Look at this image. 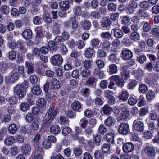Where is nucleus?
<instances>
[{
  "instance_id": "nucleus-1",
  "label": "nucleus",
  "mask_w": 159,
  "mask_h": 159,
  "mask_svg": "<svg viewBox=\"0 0 159 159\" xmlns=\"http://www.w3.org/2000/svg\"><path fill=\"white\" fill-rule=\"evenodd\" d=\"M58 111L57 109H54L53 106H50L46 113L47 117L43 120V125H46L50 123L57 115Z\"/></svg>"
},
{
  "instance_id": "nucleus-2",
  "label": "nucleus",
  "mask_w": 159,
  "mask_h": 159,
  "mask_svg": "<svg viewBox=\"0 0 159 159\" xmlns=\"http://www.w3.org/2000/svg\"><path fill=\"white\" fill-rule=\"evenodd\" d=\"M14 92L20 99H22L26 93V91L23 85L18 84L13 88Z\"/></svg>"
},
{
  "instance_id": "nucleus-3",
  "label": "nucleus",
  "mask_w": 159,
  "mask_h": 159,
  "mask_svg": "<svg viewBox=\"0 0 159 159\" xmlns=\"http://www.w3.org/2000/svg\"><path fill=\"white\" fill-rule=\"evenodd\" d=\"M51 63L52 64L59 66L61 65L63 59L61 56L56 54L51 57Z\"/></svg>"
},
{
  "instance_id": "nucleus-4",
  "label": "nucleus",
  "mask_w": 159,
  "mask_h": 159,
  "mask_svg": "<svg viewBox=\"0 0 159 159\" xmlns=\"http://www.w3.org/2000/svg\"><path fill=\"white\" fill-rule=\"evenodd\" d=\"M133 128L136 131L142 132L144 129V125L143 122L135 120L133 123Z\"/></svg>"
},
{
  "instance_id": "nucleus-5",
  "label": "nucleus",
  "mask_w": 159,
  "mask_h": 159,
  "mask_svg": "<svg viewBox=\"0 0 159 159\" xmlns=\"http://www.w3.org/2000/svg\"><path fill=\"white\" fill-rule=\"evenodd\" d=\"M119 133L124 135H126L129 131V126L126 123L120 124L118 129Z\"/></svg>"
},
{
  "instance_id": "nucleus-6",
  "label": "nucleus",
  "mask_w": 159,
  "mask_h": 159,
  "mask_svg": "<svg viewBox=\"0 0 159 159\" xmlns=\"http://www.w3.org/2000/svg\"><path fill=\"white\" fill-rule=\"evenodd\" d=\"M133 56L132 52L129 49H125L122 52L121 57L124 60H129Z\"/></svg>"
},
{
  "instance_id": "nucleus-7",
  "label": "nucleus",
  "mask_w": 159,
  "mask_h": 159,
  "mask_svg": "<svg viewBox=\"0 0 159 159\" xmlns=\"http://www.w3.org/2000/svg\"><path fill=\"white\" fill-rule=\"evenodd\" d=\"M144 152L145 154L150 158H153L155 156L156 153L155 149L150 146H147L145 147Z\"/></svg>"
},
{
  "instance_id": "nucleus-8",
  "label": "nucleus",
  "mask_w": 159,
  "mask_h": 159,
  "mask_svg": "<svg viewBox=\"0 0 159 159\" xmlns=\"http://www.w3.org/2000/svg\"><path fill=\"white\" fill-rule=\"evenodd\" d=\"M134 146L130 142L126 143L123 146V151L125 152H129L134 150Z\"/></svg>"
},
{
  "instance_id": "nucleus-9",
  "label": "nucleus",
  "mask_w": 159,
  "mask_h": 159,
  "mask_svg": "<svg viewBox=\"0 0 159 159\" xmlns=\"http://www.w3.org/2000/svg\"><path fill=\"white\" fill-rule=\"evenodd\" d=\"M71 107L75 111H81L82 105L80 102L78 101H75L71 104Z\"/></svg>"
},
{
  "instance_id": "nucleus-10",
  "label": "nucleus",
  "mask_w": 159,
  "mask_h": 159,
  "mask_svg": "<svg viewBox=\"0 0 159 159\" xmlns=\"http://www.w3.org/2000/svg\"><path fill=\"white\" fill-rule=\"evenodd\" d=\"M111 22L109 18L104 17L100 21L101 25L102 28H107L110 25Z\"/></svg>"
},
{
  "instance_id": "nucleus-11",
  "label": "nucleus",
  "mask_w": 159,
  "mask_h": 159,
  "mask_svg": "<svg viewBox=\"0 0 159 159\" xmlns=\"http://www.w3.org/2000/svg\"><path fill=\"white\" fill-rule=\"evenodd\" d=\"M128 66H123L120 74L122 79H126L129 77V74L128 70Z\"/></svg>"
},
{
  "instance_id": "nucleus-12",
  "label": "nucleus",
  "mask_w": 159,
  "mask_h": 159,
  "mask_svg": "<svg viewBox=\"0 0 159 159\" xmlns=\"http://www.w3.org/2000/svg\"><path fill=\"white\" fill-rule=\"evenodd\" d=\"M9 77L11 82L14 83L18 80L19 78V75L17 72H11L9 74Z\"/></svg>"
},
{
  "instance_id": "nucleus-13",
  "label": "nucleus",
  "mask_w": 159,
  "mask_h": 159,
  "mask_svg": "<svg viewBox=\"0 0 159 159\" xmlns=\"http://www.w3.org/2000/svg\"><path fill=\"white\" fill-rule=\"evenodd\" d=\"M122 113L121 115V118L122 120H126L129 116V111L125 107L122 108Z\"/></svg>"
},
{
  "instance_id": "nucleus-14",
  "label": "nucleus",
  "mask_w": 159,
  "mask_h": 159,
  "mask_svg": "<svg viewBox=\"0 0 159 159\" xmlns=\"http://www.w3.org/2000/svg\"><path fill=\"white\" fill-rule=\"evenodd\" d=\"M129 94L126 90H122L119 96L120 99L123 102L126 101L128 99Z\"/></svg>"
},
{
  "instance_id": "nucleus-15",
  "label": "nucleus",
  "mask_w": 159,
  "mask_h": 159,
  "mask_svg": "<svg viewBox=\"0 0 159 159\" xmlns=\"http://www.w3.org/2000/svg\"><path fill=\"white\" fill-rule=\"evenodd\" d=\"M112 30H113L114 35L116 38H121L123 37L124 34L120 29L114 28Z\"/></svg>"
},
{
  "instance_id": "nucleus-16",
  "label": "nucleus",
  "mask_w": 159,
  "mask_h": 159,
  "mask_svg": "<svg viewBox=\"0 0 159 159\" xmlns=\"http://www.w3.org/2000/svg\"><path fill=\"white\" fill-rule=\"evenodd\" d=\"M107 71L110 74H116L118 71L117 66L115 64H112L110 65L108 67Z\"/></svg>"
},
{
  "instance_id": "nucleus-17",
  "label": "nucleus",
  "mask_w": 159,
  "mask_h": 159,
  "mask_svg": "<svg viewBox=\"0 0 159 159\" xmlns=\"http://www.w3.org/2000/svg\"><path fill=\"white\" fill-rule=\"evenodd\" d=\"M59 7L61 10L66 11L70 7L69 3L68 2L66 1H63L59 3Z\"/></svg>"
},
{
  "instance_id": "nucleus-18",
  "label": "nucleus",
  "mask_w": 159,
  "mask_h": 159,
  "mask_svg": "<svg viewBox=\"0 0 159 159\" xmlns=\"http://www.w3.org/2000/svg\"><path fill=\"white\" fill-rule=\"evenodd\" d=\"M22 153L25 155L28 154V152H30L31 150V147L28 144H23L21 147Z\"/></svg>"
},
{
  "instance_id": "nucleus-19",
  "label": "nucleus",
  "mask_w": 159,
  "mask_h": 159,
  "mask_svg": "<svg viewBox=\"0 0 159 159\" xmlns=\"http://www.w3.org/2000/svg\"><path fill=\"white\" fill-rule=\"evenodd\" d=\"M50 130L52 134L57 135L61 132V129L58 125H55L51 127Z\"/></svg>"
},
{
  "instance_id": "nucleus-20",
  "label": "nucleus",
  "mask_w": 159,
  "mask_h": 159,
  "mask_svg": "<svg viewBox=\"0 0 159 159\" xmlns=\"http://www.w3.org/2000/svg\"><path fill=\"white\" fill-rule=\"evenodd\" d=\"M102 111L105 115H109L112 112V109L109 105H105L102 108Z\"/></svg>"
},
{
  "instance_id": "nucleus-21",
  "label": "nucleus",
  "mask_w": 159,
  "mask_h": 159,
  "mask_svg": "<svg viewBox=\"0 0 159 159\" xmlns=\"http://www.w3.org/2000/svg\"><path fill=\"white\" fill-rule=\"evenodd\" d=\"M25 66L27 69V72L28 74H31L34 70V65L31 63L26 61L25 62Z\"/></svg>"
},
{
  "instance_id": "nucleus-22",
  "label": "nucleus",
  "mask_w": 159,
  "mask_h": 159,
  "mask_svg": "<svg viewBox=\"0 0 159 159\" xmlns=\"http://www.w3.org/2000/svg\"><path fill=\"white\" fill-rule=\"evenodd\" d=\"M31 91L33 94L37 95H40L42 91L40 86L37 85H34L32 87Z\"/></svg>"
},
{
  "instance_id": "nucleus-23",
  "label": "nucleus",
  "mask_w": 159,
  "mask_h": 159,
  "mask_svg": "<svg viewBox=\"0 0 159 159\" xmlns=\"http://www.w3.org/2000/svg\"><path fill=\"white\" fill-rule=\"evenodd\" d=\"M32 33L31 30L27 29L25 30L23 33V36L26 39H31L32 37Z\"/></svg>"
},
{
  "instance_id": "nucleus-24",
  "label": "nucleus",
  "mask_w": 159,
  "mask_h": 159,
  "mask_svg": "<svg viewBox=\"0 0 159 159\" xmlns=\"http://www.w3.org/2000/svg\"><path fill=\"white\" fill-rule=\"evenodd\" d=\"M35 31L36 33V36L39 38L42 37H43L44 31L43 28L42 26L37 27L35 30Z\"/></svg>"
},
{
  "instance_id": "nucleus-25",
  "label": "nucleus",
  "mask_w": 159,
  "mask_h": 159,
  "mask_svg": "<svg viewBox=\"0 0 159 159\" xmlns=\"http://www.w3.org/2000/svg\"><path fill=\"white\" fill-rule=\"evenodd\" d=\"M93 52L94 50L92 48L89 47L85 50L84 55L86 57L90 58L93 55Z\"/></svg>"
},
{
  "instance_id": "nucleus-26",
  "label": "nucleus",
  "mask_w": 159,
  "mask_h": 159,
  "mask_svg": "<svg viewBox=\"0 0 159 159\" xmlns=\"http://www.w3.org/2000/svg\"><path fill=\"white\" fill-rule=\"evenodd\" d=\"M52 85L51 88L54 89H56L59 88L60 86V82L55 78H53L51 80Z\"/></svg>"
},
{
  "instance_id": "nucleus-27",
  "label": "nucleus",
  "mask_w": 159,
  "mask_h": 159,
  "mask_svg": "<svg viewBox=\"0 0 159 159\" xmlns=\"http://www.w3.org/2000/svg\"><path fill=\"white\" fill-rule=\"evenodd\" d=\"M46 103L47 102L44 99L40 98L36 102V104L38 107L43 108L46 106Z\"/></svg>"
},
{
  "instance_id": "nucleus-28",
  "label": "nucleus",
  "mask_w": 159,
  "mask_h": 159,
  "mask_svg": "<svg viewBox=\"0 0 159 159\" xmlns=\"http://www.w3.org/2000/svg\"><path fill=\"white\" fill-rule=\"evenodd\" d=\"M82 26L84 30H89L91 27V22L88 20H84V22L81 23Z\"/></svg>"
},
{
  "instance_id": "nucleus-29",
  "label": "nucleus",
  "mask_w": 159,
  "mask_h": 159,
  "mask_svg": "<svg viewBox=\"0 0 159 159\" xmlns=\"http://www.w3.org/2000/svg\"><path fill=\"white\" fill-rule=\"evenodd\" d=\"M104 124L107 127H110L114 125V121L112 117L110 116L104 120Z\"/></svg>"
},
{
  "instance_id": "nucleus-30",
  "label": "nucleus",
  "mask_w": 159,
  "mask_h": 159,
  "mask_svg": "<svg viewBox=\"0 0 159 159\" xmlns=\"http://www.w3.org/2000/svg\"><path fill=\"white\" fill-rule=\"evenodd\" d=\"M58 122L61 125H66L68 123V118L64 116H61L59 117Z\"/></svg>"
},
{
  "instance_id": "nucleus-31",
  "label": "nucleus",
  "mask_w": 159,
  "mask_h": 159,
  "mask_svg": "<svg viewBox=\"0 0 159 159\" xmlns=\"http://www.w3.org/2000/svg\"><path fill=\"white\" fill-rule=\"evenodd\" d=\"M0 12L4 14H7L9 13L10 8L6 5H2L0 7Z\"/></svg>"
},
{
  "instance_id": "nucleus-32",
  "label": "nucleus",
  "mask_w": 159,
  "mask_h": 159,
  "mask_svg": "<svg viewBox=\"0 0 159 159\" xmlns=\"http://www.w3.org/2000/svg\"><path fill=\"white\" fill-rule=\"evenodd\" d=\"M8 129L9 133L14 134H15L17 131V127L15 124H12L9 126Z\"/></svg>"
},
{
  "instance_id": "nucleus-33",
  "label": "nucleus",
  "mask_w": 159,
  "mask_h": 159,
  "mask_svg": "<svg viewBox=\"0 0 159 159\" xmlns=\"http://www.w3.org/2000/svg\"><path fill=\"white\" fill-rule=\"evenodd\" d=\"M130 39L134 41H137L140 39V35L137 32H132L131 33Z\"/></svg>"
},
{
  "instance_id": "nucleus-34",
  "label": "nucleus",
  "mask_w": 159,
  "mask_h": 159,
  "mask_svg": "<svg viewBox=\"0 0 159 159\" xmlns=\"http://www.w3.org/2000/svg\"><path fill=\"white\" fill-rule=\"evenodd\" d=\"M40 10L39 6L36 5H33L31 8L30 12L32 14L35 15L38 13Z\"/></svg>"
},
{
  "instance_id": "nucleus-35",
  "label": "nucleus",
  "mask_w": 159,
  "mask_h": 159,
  "mask_svg": "<svg viewBox=\"0 0 159 159\" xmlns=\"http://www.w3.org/2000/svg\"><path fill=\"white\" fill-rule=\"evenodd\" d=\"M15 142V140L12 136L7 137L5 140L6 144L8 146L10 145Z\"/></svg>"
},
{
  "instance_id": "nucleus-36",
  "label": "nucleus",
  "mask_w": 159,
  "mask_h": 159,
  "mask_svg": "<svg viewBox=\"0 0 159 159\" xmlns=\"http://www.w3.org/2000/svg\"><path fill=\"white\" fill-rule=\"evenodd\" d=\"M73 11L75 15L80 16L82 14V11L80 7L76 6L74 7Z\"/></svg>"
},
{
  "instance_id": "nucleus-37",
  "label": "nucleus",
  "mask_w": 159,
  "mask_h": 159,
  "mask_svg": "<svg viewBox=\"0 0 159 159\" xmlns=\"http://www.w3.org/2000/svg\"><path fill=\"white\" fill-rule=\"evenodd\" d=\"M91 43L93 48H97L99 44L100 41L97 38L93 39L91 40Z\"/></svg>"
},
{
  "instance_id": "nucleus-38",
  "label": "nucleus",
  "mask_w": 159,
  "mask_h": 159,
  "mask_svg": "<svg viewBox=\"0 0 159 159\" xmlns=\"http://www.w3.org/2000/svg\"><path fill=\"white\" fill-rule=\"evenodd\" d=\"M69 20L71 23L72 29L75 30L76 29L78 26V25L76 22V19L74 17H71Z\"/></svg>"
},
{
  "instance_id": "nucleus-39",
  "label": "nucleus",
  "mask_w": 159,
  "mask_h": 159,
  "mask_svg": "<svg viewBox=\"0 0 159 159\" xmlns=\"http://www.w3.org/2000/svg\"><path fill=\"white\" fill-rule=\"evenodd\" d=\"M155 97V93L152 91L148 92L146 94V98L148 100L151 101Z\"/></svg>"
},
{
  "instance_id": "nucleus-40",
  "label": "nucleus",
  "mask_w": 159,
  "mask_h": 159,
  "mask_svg": "<svg viewBox=\"0 0 159 159\" xmlns=\"http://www.w3.org/2000/svg\"><path fill=\"white\" fill-rule=\"evenodd\" d=\"M114 134L111 133H109L106 134V139L108 142L114 143Z\"/></svg>"
},
{
  "instance_id": "nucleus-41",
  "label": "nucleus",
  "mask_w": 159,
  "mask_h": 159,
  "mask_svg": "<svg viewBox=\"0 0 159 159\" xmlns=\"http://www.w3.org/2000/svg\"><path fill=\"white\" fill-rule=\"evenodd\" d=\"M80 123L81 127L84 129L87 127L88 121L85 118H84L80 120Z\"/></svg>"
},
{
  "instance_id": "nucleus-42",
  "label": "nucleus",
  "mask_w": 159,
  "mask_h": 159,
  "mask_svg": "<svg viewBox=\"0 0 159 159\" xmlns=\"http://www.w3.org/2000/svg\"><path fill=\"white\" fill-rule=\"evenodd\" d=\"M128 104L131 106H134L137 102V100L135 97L133 96L130 97L128 101Z\"/></svg>"
},
{
  "instance_id": "nucleus-43",
  "label": "nucleus",
  "mask_w": 159,
  "mask_h": 159,
  "mask_svg": "<svg viewBox=\"0 0 159 159\" xmlns=\"http://www.w3.org/2000/svg\"><path fill=\"white\" fill-rule=\"evenodd\" d=\"M139 6L141 8H144L146 10L150 8V5L149 3L146 1H143L140 2Z\"/></svg>"
},
{
  "instance_id": "nucleus-44",
  "label": "nucleus",
  "mask_w": 159,
  "mask_h": 159,
  "mask_svg": "<svg viewBox=\"0 0 159 159\" xmlns=\"http://www.w3.org/2000/svg\"><path fill=\"white\" fill-rule=\"evenodd\" d=\"M101 139V137L100 135L96 136L93 139V144L96 146H99Z\"/></svg>"
},
{
  "instance_id": "nucleus-45",
  "label": "nucleus",
  "mask_w": 159,
  "mask_h": 159,
  "mask_svg": "<svg viewBox=\"0 0 159 159\" xmlns=\"http://www.w3.org/2000/svg\"><path fill=\"white\" fill-rule=\"evenodd\" d=\"M20 109L23 111H26L29 108V104L25 102H22L20 106Z\"/></svg>"
},
{
  "instance_id": "nucleus-46",
  "label": "nucleus",
  "mask_w": 159,
  "mask_h": 159,
  "mask_svg": "<svg viewBox=\"0 0 159 159\" xmlns=\"http://www.w3.org/2000/svg\"><path fill=\"white\" fill-rule=\"evenodd\" d=\"M42 18L39 16L34 17L33 18V23L34 24L36 25H39L41 24Z\"/></svg>"
},
{
  "instance_id": "nucleus-47",
  "label": "nucleus",
  "mask_w": 159,
  "mask_h": 159,
  "mask_svg": "<svg viewBox=\"0 0 159 159\" xmlns=\"http://www.w3.org/2000/svg\"><path fill=\"white\" fill-rule=\"evenodd\" d=\"M48 46L51 50H56L57 49V46L53 41H49L48 43Z\"/></svg>"
},
{
  "instance_id": "nucleus-48",
  "label": "nucleus",
  "mask_w": 159,
  "mask_h": 159,
  "mask_svg": "<svg viewBox=\"0 0 159 159\" xmlns=\"http://www.w3.org/2000/svg\"><path fill=\"white\" fill-rule=\"evenodd\" d=\"M97 56L100 58L104 57L107 56V53L102 49L99 50L97 53Z\"/></svg>"
},
{
  "instance_id": "nucleus-49",
  "label": "nucleus",
  "mask_w": 159,
  "mask_h": 159,
  "mask_svg": "<svg viewBox=\"0 0 159 159\" xmlns=\"http://www.w3.org/2000/svg\"><path fill=\"white\" fill-rule=\"evenodd\" d=\"M139 89L140 92L145 93L148 90V87L145 84H142L139 85Z\"/></svg>"
},
{
  "instance_id": "nucleus-50",
  "label": "nucleus",
  "mask_w": 159,
  "mask_h": 159,
  "mask_svg": "<svg viewBox=\"0 0 159 159\" xmlns=\"http://www.w3.org/2000/svg\"><path fill=\"white\" fill-rule=\"evenodd\" d=\"M30 81L32 84H36L38 81V79L36 75H33L30 77Z\"/></svg>"
},
{
  "instance_id": "nucleus-51",
  "label": "nucleus",
  "mask_w": 159,
  "mask_h": 159,
  "mask_svg": "<svg viewBox=\"0 0 159 159\" xmlns=\"http://www.w3.org/2000/svg\"><path fill=\"white\" fill-rule=\"evenodd\" d=\"M74 152L76 156H80L82 153V150L80 148L77 147L75 148L74 149Z\"/></svg>"
},
{
  "instance_id": "nucleus-52",
  "label": "nucleus",
  "mask_w": 159,
  "mask_h": 159,
  "mask_svg": "<svg viewBox=\"0 0 159 159\" xmlns=\"http://www.w3.org/2000/svg\"><path fill=\"white\" fill-rule=\"evenodd\" d=\"M90 16L94 19H98L100 17V15L98 12L94 11L91 12Z\"/></svg>"
},
{
  "instance_id": "nucleus-53",
  "label": "nucleus",
  "mask_w": 159,
  "mask_h": 159,
  "mask_svg": "<svg viewBox=\"0 0 159 159\" xmlns=\"http://www.w3.org/2000/svg\"><path fill=\"white\" fill-rule=\"evenodd\" d=\"M137 7V3L134 1H131L130 2L128 6V9L130 10L132 8V9L136 8Z\"/></svg>"
},
{
  "instance_id": "nucleus-54",
  "label": "nucleus",
  "mask_w": 159,
  "mask_h": 159,
  "mask_svg": "<svg viewBox=\"0 0 159 159\" xmlns=\"http://www.w3.org/2000/svg\"><path fill=\"white\" fill-rule=\"evenodd\" d=\"M98 131V133L101 134H103L107 132V129L102 125H100Z\"/></svg>"
},
{
  "instance_id": "nucleus-55",
  "label": "nucleus",
  "mask_w": 159,
  "mask_h": 159,
  "mask_svg": "<svg viewBox=\"0 0 159 159\" xmlns=\"http://www.w3.org/2000/svg\"><path fill=\"white\" fill-rule=\"evenodd\" d=\"M72 131L71 129L68 127L64 128L62 130V134L64 136H67L71 133Z\"/></svg>"
},
{
  "instance_id": "nucleus-56",
  "label": "nucleus",
  "mask_w": 159,
  "mask_h": 159,
  "mask_svg": "<svg viewBox=\"0 0 159 159\" xmlns=\"http://www.w3.org/2000/svg\"><path fill=\"white\" fill-rule=\"evenodd\" d=\"M137 82L135 80H131L128 84V88L129 89H132L136 86Z\"/></svg>"
},
{
  "instance_id": "nucleus-57",
  "label": "nucleus",
  "mask_w": 159,
  "mask_h": 159,
  "mask_svg": "<svg viewBox=\"0 0 159 159\" xmlns=\"http://www.w3.org/2000/svg\"><path fill=\"white\" fill-rule=\"evenodd\" d=\"M8 55L9 59L11 60H14L16 57V52L14 50H12L9 52Z\"/></svg>"
},
{
  "instance_id": "nucleus-58",
  "label": "nucleus",
  "mask_w": 159,
  "mask_h": 159,
  "mask_svg": "<svg viewBox=\"0 0 159 159\" xmlns=\"http://www.w3.org/2000/svg\"><path fill=\"white\" fill-rule=\"evenodd\" d=\"M108 10L111 11H115L116 10V6L113 3L109 4L107 6Z\"/></svg>"
},
{
  "instance_id": "nucleus-59",
  "label": "nucleus",
  "mask_w": 159,
  "mask_h": 159,
  "mask_svg": "<svg viewBox=\"0 0 159 159\" xmlns=\"http://www.w3.org/2000/svg\"><path fill=\"white\" fill-rule=\"evenodd\" d=\"M111 34L109 32H102L100 34V36L103 39H109L111 37Z\"/></svg>"
},
{
  "instance_id": "nucleus-60",
  "label": "nucleus",
  "mask_w": 159,
  "mask_h": 159,
  "mask_svg": "<svg viewBox=\"0 0 159 159\" xmlns=\"http://www.w3.org/2000/svg\"><path fill=\"white\" fill-rule=\"evenodd\" d=\"M113 92L109 90L105 91L104 92V96L107 98L108 99L113 96Z\"/></svg>"
},
{
  "instance_id": "nucleus-61",
  "label": "nucleus",
  "mask_w": 159,
  "mask_h": 159,
  "mask_svg": "<svg viewBox=\"0 0 159 159\" xmlns=\"http://www.w3.org/2000/svg\"><path fill=\"white\" fill-rule=\"evenodd\" d=\"M110 146L107 143H104L102 147V150L103 152L106 153L110 150Z\"/></svg>"
},
{
  "instance_id": "nucleus-62",
  "label": "nucleus",
  "mask_w": 159,
  "mask_h": 159,
  "mask_svg": "<svg viewBox=\"0 0 159 159\" xmlns=\"http://www.w3.org/2000/svg\"><path fill=\"white\" fill-rule=\"evenodd\" d=\"M130 112L133 116H136L139 112L138 108L136 107H132L130 109Z\"/></svg>"
},
{
  "instance_id": "nucleus-63",
  "label": "nucleus",
  "mask_w": 159,
  "mask_h": 159,
  "mask_svg": "<svg viewBox=\"0 0 159 159\" xmlns=\"http://www.w3.org/2000/svg\"><path fill=\"white\" fill-rule=\"evenodd\" d=\"M103 156V154L100 152L97 151L94 154V157L96 159H102Z\"/></svg>"
},
{
  "instance_id": "nucleus-64",
  "label": "nucleus",
  "mask_w": 159,
  "mask_h": 159,
  "mask_svg": "<svg viewBox=\"0 0 159 159\" xmlns=\"http://www.w3.org/2000/svg\"><path fill=\"white\" fill-rule=\"evenodd\" d=\"M146 57L144 55L139 56L137 58L138 61L141 64L143 63L146 60Z\"/></svg>"
}]
</instances>
